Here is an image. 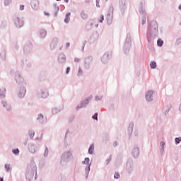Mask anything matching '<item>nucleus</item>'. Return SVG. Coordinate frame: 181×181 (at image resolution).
Returning a JSON list of instances; mask_svg holds the SVG:
<instances>
[{"label":"nucleus","mask_w":181,"mask_h":181,"mask_svg":"<svg viewBox=\"0 0 181 181\" xmlns=\"http://www.w3.org/2000/svg\"><path fill=\"white\" fill-rule=\"evenodd\" d=\"M153 95V91L152 90H148L147 93H146V98L147 100V101H152V97Z\"/></svg>","instance_id":"f257e3e1"},{"label":"nucleus","mask_w":181,"mask_h":181,"mask_svg":"<svg viewBox=\"0 0 181 181\" xmlns=\"http://www.w3.org/2000/svg\"><path fill=\"white\" fill-rule=\"evenodd\" d=\"M16 25L17 28H22V26H23V21L17 18L16 20Z\"/></svg>","instance_id":"f03ea898"},{"label":"nucleus","mask_w":181,"mask_h":181,"mask_svg":"<svg viewBox=\"0 0 181 181\" xmlns=\"http://www.w3.org/2000/svg\"><path fill=\"white\" fill-rule=\"evenodd\" d=\"M81 17L82 18V19H87V18H88V16L87 15V13H86V11H83L81 13Z\"/></svg>","instance_id":"7ed1b4c3"},{"label":"nucleus","mask_w":181,"mask_h":181,"mask_svg":"<svg viewBox=\"0 0 181 181\" xmlns=\"http://www.w3.org/2000/svg\"><path fill=\"white\" fill-rule=\"evenodd\" d=\"M70 15H71L70 13H66V18H65V19H64L65 23H69V22H70Z\"/></svg>","instance_id":"20e7f679"},{"label":"nucleus","mask_w":181,"mask_h":181,"mask_svg":"<svg viewBox=\"0 0 181 181\" xmlns=\"http://www.w3.org/2000/svg\"><path fill=\"white\" fill-rule=\"evenodd\" d=\"M94 152V144L90 145V146L89 147L88 149V153H90V155H93V153Z\"/></svg>","instance_id":"39448f33"},{"label":"nucleus","mask_w":181,"mask_h":181,"mask_svg":"<svg viewBox=\"0 0 181 181\" xmlns=\"http://www.w3.org/2000/svg\"><path fill=\"white\" fill-rule=\"evenodd\" d=\"M83 163H85V165H87L88 166V169L90 170V158H86L85 161H83Z\"/></svg>","instance_id":"423d86ee"},{"label":"nucleus","mask_w":181,"mask_h":181,"mask_svg":"<svg viewBox=\"0 0 181 181\" xmlns=\"http://www.w3.org/2000/svg\"><path fill=\"white\" fill-rule=\"evenodd\" d=\"M40 35L41 37H46V30H40Z\"/></svg>","instance_id":"0eeeda50"},{"label":"nucleus","mask_w":181,"mask_h":181,"mask_svg":"<svg viewBox=\"0 0 181 181\" xmlns=\"http://www.w3.org/2000/svg\"><path fill=\"white\" fill-rule=\"evenodd\" d=\"M157 45H158V46L161 47V46L163 45V41L162 40H160V39L158 40Z\"/></svg>","instance_id":"6e6552de"},{"label":"nucleus","mask_w":181,"mask_h":181,"mask_svg":"<svg viewBox=\"0 0 181 181\" xmlns=\"http://www.w3.org/2000/svg\"><path fill=\"white\" fill-rule=\"evenodd\" d=\"M151 69H156V62H152L150 64Z\"/></svg>","instance_id":"1a4fd4ad"},{"label":"nucleus","mask_w":181,"mask_h":181,"mask_svg":"<svg viewBox=\"0 0 181 181\" xmlns=\"http://www.w3.org/2000/svg\"><path fill=\"white\" fill-rule=\"evenodd\" d=\"M5 168H6V170L7 172H9V170H11V165L10 164H6L5 165Z\"/></svg>","instance_id":"9d476101"},{"label":"nucleus","mask_w":181,"mask_h":181,"mask_svg":"<svg viewBox=\"0 0 181 181\" xmlns=\"http://www.w3.org/2000/svg\"><path fill=\"white\" fill-rule=\"evenodd\" d=\"M13 153H14L15 155H19V149H18V148L13 149Z\"/></svg>","instance_id":"9b49d317"},{"label":"nucleus","mask_w":181,"mask_h":181,"mask_svg":"<svg viewBox=\"0 0 181 181\" xmlns=\"http://www.w3.org/2000/svg\"><path fill=\"white\" fill-rule=\"evenodd\" d=\"M180 141H181V137L175 138V144H180Z\"/></svg>","instance_id":"f8f14e48"},{"label":"nucleus","mask_w":181,"mask_h":181,"mask_svg":"<svg viewBox=\"0 0 181 181\" xmlns=\"http://www.w3.org/2000/svg\"><path fill=\"white\" fill-rule=\"evenodd\" d=\"M119 177H120V175H119V173H115V175H114L115 179H119Z\"/></svg>","instance_id":"ddd939ff"},{"label":"nucleus","mask_w":181,"mask_h":181,"mask_svg":"<svg viewBox=\"0 0 181 181\" xmlns=\"http://www.w3.org/2000/svg\"><path fill=\"white\" fill-rule=\"evenodd\" d=\"M98 113H95V114L93 116V119H96V121H98Z\"/></svg>","instance_id":"4468645a"},{"label":"nucleus","mask_w":181,"mask_h":181,"mask_svg":"<svg viewBox=\"0 0 181 181\" xmlns=\"http://www.w3.org/2000/svg\"><path fill=\"white\" fill-rule=\"evenodd\" d=\"M136 154L135 153H133L134 156H138V155H139V151L138 149L135 150Z\"/></svg>","instance_id":"2eb2a0df"},{"label":"nucleus","mask_w":181,"mask_h":181,"mask_svg":"<svg viewBox=\"0 0 181 181\" xmlns=\"http://www.w3.org/2000/svg\"><path fill=\"white\" fill-rule=\"evenodd\" d=\"M103 21H104V16L101 15V16H100V23H103Z\"/></svg>","instance_id":"dca6fc26"},{"label":"nucleus","mask_w":181,"mask_h":181,"mask_svg":"<svg viewBox=\"0 0 181 181\" xmlns=\"http://www.w3.org/2000/svg\"><path fill=\"white\" fill-rule=\"evenodd\" d=\"M30 138H33V136H35V132H30Z\"/></svg>","instance_id":"f3484780"},{"label":"nucleus","mask_w":181,"mask_h":181,"mask_svg":"<svg viewBox=\"0 0 181 181\" xmlns=\"http://www.w3.org/2000/svg\"><path fill=\"white\" fill-rule=\"evenodd\" d=\"M25 9V6L21 5L20 6V11H23Z\"/></svg>","instance_id":"a211bd4d"},{"label":"nucleus","mask_w":181,"mask_h":181,"mask_svg":"<svg viewBox=\"0 0 181 181\" xmlns=\"http://www.w3.org/2000/svg\"><path fill=\"white\" fill-rule=\"evenodd\" d=\"M96 6L100 8V1L98 0H96Z\"/></svg>","instance_id":"6ab92c4d"},{"label":"nucleus","mask_w":181,"mask_h":181,"mask_svg":"<svg viewBox=\"0 0 181 181\" xmlns=\"http://www.w3.org/2000/svg\"><path fill=\"white\" fill-rule=\"evenodd\" d=\"M37 119H43V115H40L38 116Z\"/></svg>","instance_id":"aec40b11"},{"label":"nucleus","mask_w":181,"mask_h":181,"mask_svg":"<svg viewBox=\"0 0 181 181\" xmlns=\"http://www.w3.org/2000/svg\"><path fill=\"white\" fill-rule=\"evenodd\" d=\"M47 95H48L47 93H45V95H42V98H46L47 97Z\"/></svg>","instance_id":"412c9836"},{"label":"nucleus","mask_w":181,"mask_h":181,"mask_svg":"<svg viewBox=\"0 0 181 181\" xmlns=\"http://www.w3.org/2000/svg\"><path fill=\"white\" fill-rule=\"evenodd\" d=\"M69 71H70V67H68L66 69V74H69Z\"/></svg>","instance_id":"4be33fe9"},{"label":"nucleus","mask_w":181,"mask_h":181,"mask_svg":"<svg viewBox=\"0 0 181 181\" xmlns=\"http://www.w3.org/2000/svg\"><path fill=\"white\" fill-rule=\"evenodd\" d=\"M146 21L145 20H143V21H142V24L144 25V23H146Z\"/></svg>","instance_id":"5701e85b"},{"label":"nucleus","mask_w":181,"mask_h":181,"mask_svg":"<svg viewBox=\"0 0 181 181\" xmlns=\"http://www.w3.org/2000/svg\"><path fill=\"white\" fill-rule=\"evenodd\" d=\"M32 148H33V147H31L30 148V151H31V152H35V151H32Z\"/></svg>","instance_id":"b1692460"},{"label":"nucleus","mask_w":181,"mask_h":181,"mask_svg":"<svg viewBox=\"0 0 181 181\" xmlns=\"http://www.w3.org/2000/svg\"><path fill=\"white\" fill-rule=\"evenodd\" d=\"M45 15H46L47 16H49V13H45Z\"/></svg>","instance_id":"393cba45"},{"label":"nucleus","mask_w":181,"mask_h":181,"mask_svg":"<svg viewBox=\"0 0 181 181\" xmlns=\"http://www.w3.org/2000/svg\"><path fill=\"white\" fill-rule=\"evenodd\" d=\"M0 181H4V178L1 177Z\"/></svg>","instance_id":"a878e982"},{"label":"nucleus","mask_w":181,"mask_h":181,"mask_svg":"<svg viewBox=\"0 0 181 181\" xmlns=\"http://www.w3.org/2000/svg\"><path fill=\"white\" fill-rule=\"evenodd\" d=\"M64 1H65V2H66V3L69 2V0H64Z\"/></svg>","instance_id":"bb28decb"},{"label":"nucleus","mask_w":181,"mask_h":181,"mask_svg":"<svg viewBox=\"0 0 181 181\" xmlns=\"http://www.w3.org/2000/svg\"><path fill=\"white\" fill-rule=\"evenodd\" d=\"M75 62H78V59H75Z\"/></svg>","instance_id":"cd10ccee"},{"label":"nucleus","mask_w":181,"mask_h":181,"mask_svg":"<svg viewBox=\"0 0 181 181\" xmlns=\"http://www.w3.org/2000/svg\"><path fill=\"white\" fill-rule=\"evenodd\" d=\"M69 155H71V153L70 152L68 153Z\"/></svg>","instance_id":"c85d7f7f"},{"label":"nucleus","mask_w":181,"mask_h":181,"mask_svg":"<svg viewBox=\"0 0 181 181\" xmlns=\"http://www.w3.org/2000/svg\"><path fill=\"white\" fill-rule=\"evenodd\" d=\"M67 46H70V44H67Z\"/></svg>","instance_id":"c756f323"},{"label":"nucleus","mask_w":181,"mask_h":181,"mask_svg":"<svg viewBox=\"0 0 181 181\" xmlns=\"http://www.w3.org/2000/svg\"><path fill=\"white\" fill-rule=\"evenodd\" d=\"M80 71H81V69H79V73H80Z\"/></svg>","instance_id":"7c9ffc66"},{"label":"nucleus","mask_w":181,"mask_h":181,"mask_svg":"<svg viewBox=\"0 0 181 181\" xmlns=\"http://www.w3.org/2000/svg\"><path fill=\"white\" fill-rule=\"evenodd\" d=\"M57 1H60V0H57Z\"/></svg>","instance_id":"2f4dec72"}]
</instances>
